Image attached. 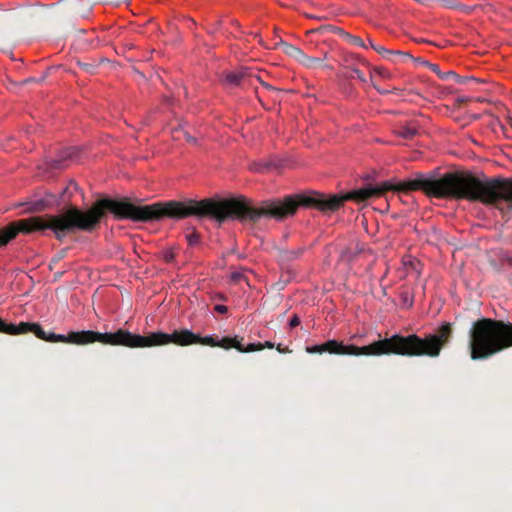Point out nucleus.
<instances>
[{"instance_id":"obj_1","label":"nucleus","mask_w":512,"mask_h":512,"mask_svg":"<svg viewBox=\"0 0 512 512\" xmlns=\"http://www.w3.org/2000/svg\"><path fill=\"white\" fill-rule=\"evenodd\" d=\"M107 212L113 214L116 219L158 221L161 219V202L138 206L127 199L103 198L97 200L88 210L70 207L56 215L47 214L21 219L0 229V247L6 246L19 232L32 233L49 229L57 240H62L76 231L92 232L99 226Z\"/></svg>"},{"instance_id":"obj_2","label":"nucleus","mask_w":512,"mask_h":512,"mask_svg":"<svg viewBox=\"0 0 512 512\" xmlns=\"http://www.w3.org/2000/svg\"><path fill=\"white\" fill-rule=\"evenodd\" d=\"M453 328L449 322L443 323L435 333L421 338L416 334L402 336L395 334L389 338L380 339L366 346L345 345L337 340H328L322 344L323 353L354 356L401 355L408 357L427 356L438 357L443 347L452 338Z\"/></svg>"},{"instance_id":"obj_3","label":"nucleus","mask_w":512,"mask_h":512,"mask_svg":"<svg viewBox=\"0 0 512 512\" xmlns=\"http://www.w3.org/2000/svg\"><path fill=\"white\" fill-rule=\"evenodd\" d=\"M197 340V334L188 329L174 330L171 334L160 331L152 332L143 336L120 328L115 332H112L111 346L145 348L162 346L170 343L178 346H188L196 344Z\"/></svg>"},{"instance_id":"obj_4","label":"nucleus","mask_w":512,"mask_h":512,"mask_svg":"<svg viewBox=\"0 0 512 512\" xmlns=\"http://www.w3.org/2000/svg\"><path fill=\"white\" fill-rule=\"evenodd\" d=\"M512 347V322L479 319V360H486Z\"/></svg>"},{"instance_id":"obj_5","label":"nucleus","mask_w":512,"mask_h":512,"mask_svg":"<svg viewBox=\"0 0 512 512\" xmlns=\"http://www.w3.org/2000/svg\"><path fill=\"white\" fill-rule=\"evenodd\" d=\"M31 333H34L37 338L46 342H62L78 346H84L96 342L111 346L112 337V332L101 333L92 330L71 331L67 335L56 334L54 332L44 331L38 323H33Z\"/></svg>"},{"instance_id":"obj_6","label":"nucleus","mask_w":512,"mask_h":512,"mask_svg":"<svg viewBox=\"0 0 512 512\" xmlns=\"http://www.w3.org/2000/svg\"><path fill=\"white\" fill-rule=\"evenodd\" d=\"M254 80L262 82L259 75L251 68L241 67L239 70L227 72L223 82L229 87H243L253 85Z\"/></svg>"},{"instance_id":"obj_7","label":"nucleus","mask_w":512,"mask_h":512,"mask_svg":"<svg viewBox=\"0 0 512 512\" xmlns=\"http://www.w3.org/2000/svg\"><path fill=\"white\" fill-rule=\"evenodd\" d=\"M197 338L198 340L196 344L207 345L211 347H221L224 349L235 348L238 351H243V345L236 337H223L221 340L218 341L212 336L201 337L200 335L197 334Z\"/></svg>"},{"instance_id":"obj_8","label":"nucleus","mask_w":512,"mask_h":512,"mask_svg":"<svg viewBox=\"0 0 512 512\" xmlns=\"http://www.w3.org/2000/svg\"><path fill=\"white\" fill-rule=\"evenodd\" d=\"M370 47L375 50L378 54H380L383 58L391 61H395L394 57H401L403 59H413L414 58L408 52H402L399 50H390L381 45L374 44L371 40L369 41Z\"/></svg>"},{"instance_id":"obj_9","label":"nucleus","mask_w":512,"mask_h":512,"mask_svg":"<svg viewBox=\"0 0 512 512\" xmlns=\"http://www.w3.org/2000/svg\"><path fill=\"white\" fill-rule=\"evenodd\" d=\"M78 153V149L76 147H68L60 152L58 158L54 159L50 163V167L52 169H62L65 167L64 161L68 159H72Z\"/></svg>"},{"instance_id":"obj_10","label":"nucleus","mask_w":512,"mask_h":512,"mask_svg":"<svg viewBox=\"0 0 512 512\" xmlns=\"http://www.w3.org/2000/svg\"><path fill=\"white\" fill-rule=\"evenodd\" d=\"M279 44L282 47V50L286 55H288V56L292 57L293 59H295L296 61L300 62V60L304 54V52L300 48H298L292 44H289L287 42H284V41H280Z\"/></svg>"},{"instance_id":"obj_11","label":"nucleus","mask_w":512,"mask_h":512,"mask_svg":"<svg viewBox=\"0 0 512 512\" xmlns=\"http://www.w3.org/2000/svg\"><path fill=\"white\" fill-rule=\"evenodd\" d=\"M326 56V53H324L323 58L308 56L307 54L304 53L299 63L305 66L306 68H316L322 63L324 59H326Z\"/></svg>"},{"instance_id":"obj_12","label":"nucleus","mask_w":512,"mask_h":512,"mask_svg":"<svg viewBox=\"0 0 512 512\" xmlns=\"http://www.w3.org/2000/svg\"><path fill=\"white\" fill-rule=\"evenodd\" d=\"M50 199H41V200H37L35 202H33L30 206V208L28 209L30 212H40V211H43L45 210L47 207H49L55 196L53 195H49Z\"/></svg>"},{"instance_id":"obj_13","label":"nucleus","mask_w":512,"mask_h":512,"mask_svg":"<svg viewBox=\"0 0 512 512\" xmlns=\"http://www.w3.org/2000/svg\"><path fill=\"white\" fill-rule=\"evenodd\" d=\"M340 33L348 43L362 48H366L364 41L359 36L352 35L348 32L343 31L342 29H340Z\"/></svg>"},{"instance_id":"obj_14","label":"nucleus","mask_w":512,"mask_h":512,"mask_svg":"<svg viewBox=\"0 0 512 512\" xmlns=\"http://www.w3.org/2000/svg\"><path fill=\"white\" fill-rule=\"evenodd\" d=\"M264 348L272 349V348H274V343H272L270 341H266L264 344H262V343H258V344L251 343L247 347L243 346V351H241V352L244 353V352L260 351V350H262Z\"/></svg>"},{"instance_id":"obj_15","label":"nucleus","mask_w":512,"mask_h":512,"mask_svg":"<svg viewBox=\"0 0 512 512\" xmlns=\"http://www.w3.org/2000/svg\"><path fill=\"white\" fill-rule=\"evenodd\" d=\"M101 0H86L85 8H79L77 10V15L82 18L88 17L90 12L92 11L93 7L100 3Z\"/></svg>"},{"instance_id":"obj_16","label":"nucleus","mask_w":512,"mask_h":512,"mask_svg":"<svg viewBox=\"0 0 512 512\" xmlns=\"http://www.w3.org/2000/svg\"><path fill=\"white\" fill-rule=\"evenodd\" d=\"M398 134L405 139H412L417 134V129L415 127H402Z\"/></svg>"},{"instance_id":"obj_17","label":"nucleus","mask_w":512,"mask_h":512,"mask_svg":"<svg viewBox=\"0 0 512 512\" xmlns=\"http://www.w3.org/2000/svg\"><path fill=\"white\" fill-rule=\"evenodd\" d=\"M344 61L346 63V67L348 69H349V67H354L355 62L365 63V61L363 59H361L358 55L352 54V53L346 55L344 58Z\"/></svg>"},{"instance_id":"obj_18","label":"nucleus","mask_w":512,"mask_h":512,"mask_svg":"<svg viewBox=\"0 0 512 512\" xmlns=\"http://www.w3.org/2000/svg\"><path fill=\"white\" fill-rule=\"evenodd\" d=\"M440 79H442V80L454 79L455 82H457V83H462L464 81L462 77H460L458 74H456L452 70L442 73L440 75Z\"/></svg>"},{"instance_id":"obj_19","label":"nucleus","mask_w":512,"mask_h":512,"mask_svg":"<svg viewBox=\"0 0 512 512\" xmlns=\"http://www.w3.org/2000/svg\"><path fill=\"white\" fill-rule=\"evenodd\" d=\"M349 70L351 71L350 75H348L349 78H356V79H358L359 81H361L363 83L366 82L365 75L358 68H356V67H349Z\"/></svg>"},{"instance_id":"obj_20","label":"nucleus","mask_w":512,"mask_h":512,"mask_svg":"<svg viewBox=\"0 0 512 512\" xmlns=\"http://www.w3.org/2000/svg\"><path fill=\"white\" fill-rule=\"evenodd\" d=\"M32 325H33V323H29V322H20L19 324H17L18 335L31 332Z\"/></svg>"},{"instance_id":"obj_21","label":"nucleus","mask_w":512,"mask_h":512,"mask_svg":"<svg viewBox=\"0 0 512 512\" xmlns=\"http://www.w3.org/2000/svg\"><path fill=\"white\" fill-rule=\"evenodd\" d=\"M78 66L88 74H94L97 69V66L91 63L78 62Z\"/></svg>"},{"instance_id":"obj_22","label":"nucleus","mask_w":512,"mask_h":512,"mask_svg":"<svg viewBox=\"0 0 512 512\" xmlns=\"http://www.w3.org/2000/svg\"><path fill=\"white\" fill-rule=\"evenodd\" d=\"M3 333L9 334V335H18V329L16 324H8L5 323L4 331Z\"/></svg>"},{"instance_id":"obj_23","label":"nucleus","mask_w":512,"mask_h":512,"mask_svg":"<svg viewBox=\"0 0 512 512\" xmlns=\"http://www.w3.org/2000/svg\"><path fill=\"white\" fill-rule=\"evenodd\" d=\"M422 64L424 66L428 67L432 72L437 74L439 77L443 73V72H441L440 67H439L438 64L430 63V62L425 61V60H423Z\"/></svg>"},{"instance_id":"obj_24","label":"nucleus","mask_w":512,"mask_h":512,"mask_svg":"<svg viewBox=\"0 0 512 512\" xmlns=\"http://www.w3.org/2000/svg\"><path fill=\"white\" fill-rule=\"evenodd\" d=\"M186 239H187L189 245L193 246V245H196L199 242L200 236H199L198 233L193 232L191 234H188L186 236Z\"/></svg>"},{"instance_id":"obj_25","label":"nucleus","mask_w":512,"mask_h":512,"mask_svg":"<svg viewBox=\"0 0 512 512\" xmlns=\"http://www.w3.org/2000/svg\"><path fill=\"white\" fill-rule=\"evenodd\" d=\"M444 6L451 9L464 8L460 3L454 0H440Z\"/></svg>"},{"instance_id":"obj_26","label":"nucleus","mask_w":512,"mask_h":512,"mask_svg":"<svg viewBox=\"0 0 512 512\" xmlns=\"http://www.w3.org/2000/svg\"><path fill=\"white\" fill-rule=\"evenodd\" d=\"M306 351L310 354H315V353H323V348H322V344L320 345H314V346H309L306 348Z\"/></svg>"},{"instance_id":"obj_27","label":"nucleus","mask_w":512,"mask_h":512,"mask_svg":"<svg viewBox=\"0 0 512 512\" xmlns=\"http://www.w3.org/2000/svg\"><path fill=\"white\" fill-rule=\"evenodd\" d=\"M502 264L506 265L508 267H512V255L511 254H504L501 258Z\"/></svg>"},{"instance_id":"obj_28","label":"nucleus","mask_w":512,"mask_h":512,"mask_svg":"<svg viewBox=\"0 0 512 512\" xmlns=\"http://www.w3.org/2000/svg\"><path fill=\"white\" fill-rule=\"evenodd\" d=\"M269 167L268 164L257 163L254 164L251 169L256 172H264Z\"/></svg>"},{"instance_id":"obj_29","label":"nucleus","mask_w":512,"mask_h":512,"mask_svg":"<svg viewBox=\"0 0 512 512\" xmlns=\"http://www.w3.org/2000/svg\"><path fill=\"white\" fill-rule=\"evenodd\" d=\"M163 256H164V260L166 262H168V263L174 261V258H175L174 253L172 251H169V250L165 251Z\"/></svg>"},{"instance_id":"obj_30","label":"nucleus","mask_w":512,"mask_h":512,"mask_svg":"<svg viewBox=\"0 0 512 512\" xmlns=\"http://www.w3.org/2000/svg\"><path fill=\"white\" fill-rule=\"evenodd\" d=\"M302 253V250L301 249H298V250H292L289 252V255H288V259L289 260H292V259H296L300 256V254Z\"/></svg>"},{"instance_id":"obj_31","label":"nucleus","mask_w":512,"mask_h":512,"mask_svg":"<svg viewBox=\"0 0 512 512\" xmlns=\"http://www.w3.org/2000/svg\"><path fill=\"white\" fill-rule=\"evenodd\" d=\"M231 279L232 281L234 282H239L241 281L242 279H244V275L241 273V272H233L231 274Z\"/></svg>"},{"instance_id":"obj_32","label":"nucleus","mask_w":512,"mask_h":512,"mask_svg":"<svg viewBox=\"0 0 512 512\" xmlns=\"http://www.w3.org/2000/svg\"><path fill=\"white\" fill-rule=\"evenodd\" d=\"M300 324V318L297 315H294L289 322L290 327L294 328Z\"/></svg>"},{"instance_id":"obj_33","label":"nucleus","mask_w":512,"mask_h":512,"mask_svg":"<svg viewBox=\"0 0 512 512\" xmlns=\"http://www.w3.org/2000/svg\"><path fill=\"white\" fill-rule=\"evenodd\" d=\"M214 310L218 313L224 314L228 311V308L225 305H216L214 307Z\"/></svg>"},{"instance_id":"obj_34","label":"nucleus","mask_w":512,"mask_h":512,"mask_svg":"<svg viewBox=\"0 0 512 512\" xmlns=\"http://www.w3.org/2000/svg\"><path fill=\"white\" fill-rule=\"evenodd\" d=\"M71 188H74V189L76 190V189H77V184H76V183H74V182H70V184H69V185L65 188V190L63 191V196H64L66 193L70 192V189H71Z\"/></svg>"},{"instance_id":"obj_35","label":"nucleus","mask_w":512,"mask_h":512,"mask_svg":"<svg viewBox=\"0 0 512 512\" xmlns=\"http://www.w3.org/2000/svg\"><path fill=\"white\" fill-rule=\"evenodd\" d=\"M64 257V253H60L59 255L55 256L52 258L51 260V263H50V266L53 264V263H57L58 261H60L62 258Z\"/></svg>"},{"instance_id":"obj_36","label":"nucleus","mask_w":512,"mask_h":512,"mask_svg":"<svg viewBox=\"0 0 512 512\" xmlns=\"http://www.w3.org/2000/svg\"><path fill=\"white\" fill-rule=\"evenodd\" d=\"M276 349L279 353H288V352H291L288 347H285V348H282L281 344H278L276 346Z\"/></svg>"},{"instance_id":"obj_37","label":"nucleus","mask_w":512,"mask_h":512,"mask_svg":"<svg viewBox=\"0 0 512 512\" xmlns=\"http://www.w3.org/2000/svg\"><path fill=\"white\" fill-rule=\"evenodd\" d=\"M85 5H86V0L81 1L80 3H78V4L76 5V7H75V13L77 14V10H78L79 8H85Z\"/></svg>"},{"instance_id":"obj_38","label":"nucleus","mask_w":512,"mask_h":512,"mask_svg":"<svg viewBox=\"0 0 512 512\" xmlns=\"http://www.w3.org/2000/svg\"><path fill=\"white\" fill-rule=\"evenodd\" d=\"M184 136H185L186 140L189 142L195 141V139L193 137H191L187 132H184Z\"/></svg>"},{"instance_id":"obj_39","label":"nucleus","mask_w":512,"mask_h":512,"mask_svg":"<svg viewBox=\"0 0 512 512\" xmlns=\"http://www.w3.org/2000/svg\"><path fill=\"white\" fill-rule=\"evenodd\" d=\"M5 323L6 322L2 318H0V332L2 333L4 331Z\"/></svg>"},{"instance_id":"obj_40","label":"nucleus","mask_w":512,"mask_h":512,"mask_svg":"<svg viewBox=\"0 0 512 512\" xmlns=\"http://www.w3.org/2000/svg\"><path fill=\"white\" fill-rule=\"evenodd\" d=\"M378 73L382 76H385L384 72L382 70H378Z\"/></svg>"},{"instance_id":"obj_41","label":"nucleus","mask_w":512,"mask_h":512,"mask_svg":"<svg viewBox=\"0 0 512 512\" xmlns=\"http://www.w3.org/2000/svg\"><path fill=\"white\" fill-rule=\"evenodd\" d=\"M378 91H379V92H381L382 94H385V93H387V91H384V90H383V91H381V90H378Z\"/></svg>"},{"instance_id":"obj_42","label":"nucleus","mask_w":512,"mask_h":512,"mask_svg":"<svg viewBox=\"0 0 512 512\" xmlns=\"http://www.w3.org/2000/svg\"><path fill=\"white\" fill-rule=\"evenodd\" d=\"M415 60H416V61H418V63H421V64H422V62H423V61H421L420 59H415Z\"/></svg>"},{"instance_id":"obj_43","label":"nucleus","mask_w":512,"mask_h":512,"mask_svg":"<svg viewBox=\"0 0 512 512\" xmlns=\"http://www.w3.org/2000/svg\"><path fill=\"white\" fill-rule=\"evenodd\" d=\"M510 125L512 126V119H510Z\"/></svg>"}]
</instances>
